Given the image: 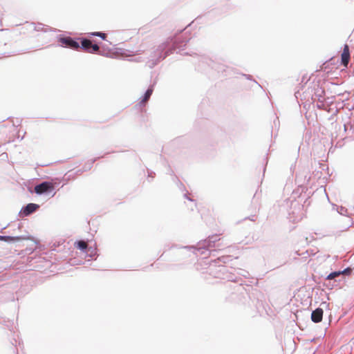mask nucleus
Instances as JSON below:
<instances>
[{
  "label": "nucleus",
  "mask_w": 354,
  "mask_h": 354,
  "mask_svg": "<svg viewBox=\"0 0 354 354\" xmlns=\"http://www.w3.org/2000/svg\"><path fill=\"white\" fill-rule=\"evenodd\" d=\"M324 94L325 91L320 86L318 81L308 80L301 84L299 88L295 91V96L298 102L301 101L304 107L316 103L318 109H326Z\"/></svg>",
  "instance_id": "obj_1"
},
{
  "label": "nucleus",
  "mask_w": 354,
  "mask_h": 354,
  "mask_svg": "<svg viewBox=\"0 0 354 354\" xmlns=\"http://www.w3.org/2000/svg\"><path fill=\"white\" fill-rule=\"evenodd\" d=\"M337 212L342 216H346L341 218L337 224L335 225L334 230L331 232V234L334 236H339L342 232L347 231L353 225L352 219L346 216L347 209L340 206L337 209Z\"/></svg>",
  "instance_id": "obj_2"
},
{
  "label": "nucleus",
  "mask_w": 354,
  "mask_h": 354,
  "mask_svg": "<svg viewBox=\"0 0 354 354\" xmlns=\"http://www.w3.org/2000/svg\"><path fill=\"white\" fill-rule=\"evenodd\" d=\"M343 127L344 131L339 135H337L336 138L354 140V116L351 117L348 121L344 124Z\"/></svg>",
  "instance_id": "obj_3"
},
{
  "label": "nucleus",
  "mask_w": 354,
  "mask_h": 354,
  "mask_svg": "<svg viewBox=\"0 0 354 354\" xmlns=\"http://www.w3.org/2000/svg\"><path fill=\"white\" fill-rule=\"evenodd\" d=\"M288 215L290 221L294 223L301 221L304 215L303 207L297 201H292Z\"/></svg>",
  "instance_id": "obj_4"
},
{
  "label": "nucleus",
  "mask_w": 354,
  "mask_h": 354,
  "mask_svg": "<svg viewBox=\"0 0 354 354\" xmlns=\"http://www.w3.org/2000/svg\"><path fill=\"white\" fill-rule=\"evenodd\" d=\"M274 119L272 122V130H271V144L269 147L270 151H273V145L274 143V140L278 136V131L280 127V122L279 120V117L277 116V113L274 112Z\"/></svg>",
  "instance_id": "obj_5"
},
{
  "label": "nucleus",
  "mask_w": 354,
  "mask_h": 354,
  "mask_svg": "<svg viewBox=\"0 0 354 354\" xmlns=\"http://www.w3.org/2000/svg\"><path fill=\"white\" fill-rule=\"evenodd\" d=\"M80 48L89 53H96L100 49L98 45L93 44L91 41L87 39H82Z\"/></svg>",
  "instance_id": "obj_6"
},
{
  "label": "nucleus",
  "mask_w": 354,
  "mask_h": 354,
  "mask_svg": "<svg viewBox=\"0 0 354 354\" xmlns=\"http://www.w3.org/2000/svg\"><path fill=\"white\" fill-rule=\"evenodd\" d=\"M54 189L53 183L50 182H44L35 187V192L38 194H41L47 192H51Z\"/></svg>",
  "instance_id": "obj_7"
},
{
  "label": "nucleus",
  "mask_w": 354,
  "mask_h": 354,
  "mask_svg": "<svg viewBox=\"0 0 354 354\" xmlns=\"http://www.w3.org/2000/svg\"><path fill=\"white\" fill-rule=\"evenodd\" d=\"M60 43L62 45H65L66 46L75 50H77L80 48L79 44L71 37L61 38Z\"/></svg>",
  "instance_id": "obj_8"
},
{
  "label": "nucleus",
  "mask_w": 354,
  "mask_h": 354,
  "mask_svg": "<svg viewBox=\"0 0 354 354\" xmlns=\"http://www.w3.org/2000/svg\"><path fill=\"white\" fill-rule=\"evenodd\" d=\"M39 207V205L34 203H29L25 207H24L20 214L23 216H27L30 214L33 213Z\"/></svg>",
  "instance_id": "obj_9"
},
{
  "label": "nucleus",
  "mask_w": 354,
  "mask_h": 354,
  "mask_svg": "<svg viewBox=\"0 0 354 354\" xmlns=\"http://www.w3.org/2000/svg\"><path fill=\"white\" fill-rule=\"evenodd\" d=\"M342 59V64L347 67L349 60H350V52H349V47L347 44L344 45L343 52L341 55Z\"/></svg>",
  "instance_id": "obj_10"
},
{
  "label": "nucleus",
  "mask_w": 354,
  "mask_h": 354,
  "mask_svg": "<svg viewBox=\"0 0 354 354\" xmlns=\"http://www.w3.org/2000/svg\"><path fill=\"white\" fill-rule=\"evenodd\" d=\"M323 310L321 308H317L311 313V320L314 323H319L322 320Z\"/></svg>",
  "instance_id": "obj_11"
},
{
  "label": "nucleus",
  "mask_w": 354,
  "mask_h": 354,
  "mask_svg": "<svg viewBox=\"0 0 354 354\" xmlns=\"http://www.w3.org/2000/svg\"><path fill=\"white\" fill-rule=\"evenodd\" d=\"M153 93V88L151 87V88H149L147 89V91H146L143 98L142 99V100L140 101V106H145L146 102L149 100V99L150 98L151 94Z\"/></svg>",
  "instance_id": "obj_12"
},
{
  "label": "nucleus",
  "mask_w": 354,
  "mask_h": 354,
  "mask_svg": "<svg viewBox=\"0 0 354 354\" xmlns=\"http://www.w3.org/2000/svg\"><path fill=\"white\" fill-rule=\"evenodd\" d=\"M21 237L19 236H1L0 235V241L11 242V241H17L21 240Z\"/></svg>",
  "instance_id": "obj_13"
},
{
  "label": "nucleus",
  "mask_w": 354,
  "mask_h": 354,
  "mask_svg": "<svg viewBox=\"0 0 354 354\" xmlns=\"http://www.w3.org/2000/svg\"><path fill=\"white\" fill-rule=\"evenodd\" d=\"M75 245L77 248L84 250L87 248L88 244L84 241H79L75 243Z\"/></svg>",
  "instance_id": "obj_14"
},
{
  "label": "nucleus",
  "mask_w": 354,
  "mask_h": 354,
  "mask_svg": "<svg viewBox=\"0 0 354 354\" xmlns=\"http://www.w3.org/2000/svg\"><path fill=\"white\" fill-rule=\"evenodd\" d=\"M341 275L340 271H335L330 273L327 277V280H332Z\"/></svg>",
  "instance_id": "obj_15"
},
{
  "label": "nucleus",
  "mask_w": 354,
  "mask_h": 354,
  "mask_svg": "<svg viewBox=\"0 0 354 354\" xmlns=\"http://www.w3.org/2000/svg\"><path fill=\"white\" fill-rule=\"evenodd\" d=\"M91 35H92L93 36H98V37H101L102 39H106V35L105 33H103L101 32H94L91 33Z\"/></svg>",
  "instance_id": "obj_16"
},
{
  "label": "nucleus",
  "mask_w": 354,
  "mask_h": 354,
  "mask_svg": "<svg viewBox=\"0 0 354 354\" xmlns=\"http://www.w3.org/2000/svg\"><path fill=\"white\" fill-rule=\"evenodd\" d=\"M341 274L348 275L351 272V270L349 268H345L342 271H340Z\"/></svg>",
  "instance_id": "obj_17"
},
{
  "label": "nucleus",
  "mask_w": 354,
  "mask_h": 354,
  "mask_svg": "<svg viewBox=\"0 0 354 354\" xmlns=\"http://www.w3.org/2000/svg\"><path fill=\"white\" fill-rule=\"evenodd\" d=\"M310 181H311V177L309 176L307 178V176H305L304 183H306L307 185H310Z\"/></svg>",
  "instance_id": "obj_18"
},
{
  "label": "nucleus",
  "mask_w": 354,
  "mask_h": 354,
  "mask_svg": "<svg viewBox=\"0 0 354 354\" xmlns=\"http://www.w3.org/2000/svg\"><path fill=\"white\" fill-rule=\"evenodd\" d=\"M299 176H300V174H299V175H297H297H296V177H297V178H299Z\"/></svg>",
  "instance_id": "obj_19"
},
{
  "label": "nucleus",
  "mask_w": 354,
  "mask_h": 354,
  "mask_svg": "<svg viewBox=\"0 0 354 354\" xmlns=\"http://www.w3.org/2000/svg\"><path fill=\"white\" fill-rule=\"evenodd\" d=\"M337 124H335V128H337Z\"/></svg>",
  "instance_id": "obj_20"
}]
</instances>
